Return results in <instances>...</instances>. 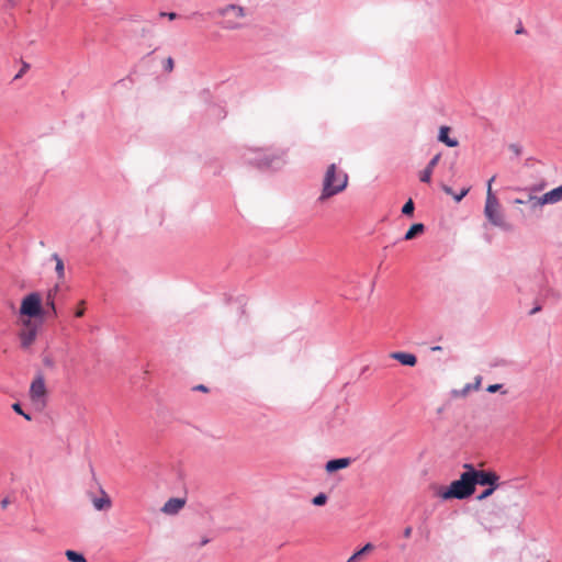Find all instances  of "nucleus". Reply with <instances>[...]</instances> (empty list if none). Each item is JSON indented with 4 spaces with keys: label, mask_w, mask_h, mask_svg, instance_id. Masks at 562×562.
I'll list each match as a JSON object with an SVG mask.
<instances>
[{
    "label": "nucleus",
    "mask_w": 562,
    "mask_h": 562,
    "mask_svg": "<svg viewBox=\"0 0 562 562\" xmlns=\"http://www.w3.org/2000/svg\"><path fill=\"white\" fill-rule=\"evenodd\" d=\"M284 157V150L262 147H248L241 155L246 164L260 169H278L285 162Z\"/></svg>",
    "instance_id": "1"
},
{
    "label": "nucleus",
    "mask_w": 562,
    "mask_h": 562,
    "mask_svg": "<svg viewBox=\"0 0 562 562\" xmlns=\"http://www.w3.org/2000/svg\"><path fill=\"white\" fill-rule=\"evenodd\" d=\"M495 179H496V177L493 176L487 181V184H486V200H485V206H484V215L493 226H496L504 231H509L512 228V226L505 221L504 214L501 211L499 201L492 190V183L495 181Z\"/></svg>",
    "instance_id": "2"
},
{
    "label": "nucleus",
    "mask_w": 562,
    "mask_h": 562,
    "mask_svg": "<svg viewBox=\"0 0 562 562\" xmlns=\"http://www.w3.org/2000/svg\"><path fill=\"white\" fill-rule=\"evenodd\" d=\"M347 183V173L338 170L335 164L329 165L324 176L323 190L318 200L325 201L328 198L338 194L346 189Z\"/></svg>",
    "instance_id": "3"
},
{
    "label": "nucleus",
    "mask_w": 562,
    "mask_h": 562,
    "mask_svg": "<svg viewBox=\"0 0 562 562\" xmlns=\"http://www.w3.org/2000/svg\"><path fill=\"white\" fill-rule=\"evenodd\" d=\"M474 493V487L469 469L464 471L459 480L453 481L448 488L439 492V496L442 499H464L470 497Z\"/></svg>",
    "instance_id": "4"
},
{
    "label": "nucleus",
    "mask_w": 562,
    "mask_h": 562,
    "mask_svg": "<svg viewBox=\"0 0 562 562\" xmlns=\"http://www.w3.org/2000/svg\"><path fill=\"white\" fill-rule=\"evenodd\" d=\"M20 313L27 317H41L44 315L42 307V297L37 292H32L23 297L20 306Z\"/></svg>",
    "instance_id": "5"
},
{
    "label": "nucleus",
    "mask_w": 562,
    "mask_h": 562,
    "mask_svg": "<svg viewBox=\"0 0 562 562\" xmlns=\"http://www.w3.org/2000/svg\"><path fill=\"white\" fill-rule=\"evenodd\" d=\"M464 469H469L473 487L475 485L493 486L499 485V476L493 471L476 470L472 464H464Z\"/></svg>",
    "instance_id": "6"
},
{
    "label": "nucleus",
    "mask_w": 562,
    "mask_h": 562,
    "mask_svg": "<svg viewBox=\"0 0 562 562\" xmlns=\"http://www.w3.org/2000/svg\"><path fill=\"white\" fill-rule=\"evenodd\" d=\"M30 398L37 408L46 404V385L42 373H38L31 383Z\"/></svg>",
    "instance_id": "7"
},
{
    "label": "nucleus",
    "mask_w": 562,
    "mask_h": 562,
    "mask_svg": "<svg viewBox=\"0 0 562 562\" xmlns=\"http://www.w3.org/2000/svg\"><path fill=\"white\" fill-rule=\"evenodd\" d=\"M186 498H181V497H172V498H169L165 504L164 506L161 507V513L166 514V515H170V516H173V515H177L186 505Z\"/></svg>",
    "instance_id": "8"
},
{
    "label": "nucleus",
    "mask_w": 562,
    "mask_h": 562,
    "mask_svg": "<svg viewBox=\"0 0 562 562\" xmlns=\"http://www.w3.org/2000/svg\"><path fill=\"white\" fill-rule=\"evenodd\" d=\"M441 158L440 154L435 155L429 162L427 164L426 168L420 171L419 173V180L424 183H429L431 180V175L434 172V168L438 165L439 160Z\"/></svg>",
    "instance_id": "9"
},
{
    "label": "nucleus",
    "mask_w": 562,
    "mask_h": 562,
    "mask_svg": "<svg viewBox=\"0 0 562 562\" xmlns=\"http://www.w3.org/2000/svg\"><path fill=\"white\" fill-rule=\"evenodd\" d=\"M390 357L398 361L401 364L407 367H414L417 363L416 356L411 352L394 351L390 355Z\"/></svg>",
    "instance_id": "10"
},
{
    "label": "nucleus",
    "mask_w": 562,
    "mask_h": 562,
    "mask_svg": "<svg viewBox=\"0 0 562 562\" xmlns=\"http://www.w3.org/2000/svg\"><path fill=\"white\" fill-rule=\"evenodd\" d=\"M221 16L227 18L229 14H234L236 19H243L246 15L245 9L237 4H228L217 10Z\"/></svg>",
    "instance_id": "11"
},
{
    "label": "nucleus",
    "mask_w": 562,
    "mask_h": 562,
    "mask_svg": "<svg viewBox=\"0 0 562 562\" xmlns=\"http://www.w3.org/2000/svg\"><path fill=\"white\" fill-rule=\"evenodd\" d=\"M351 463L350 458H338L327 461L325 469L328 473L336 472L338 470L349 467Z\"/></svg>",
    "instance_id": "12"
},
{
    "label": "nucleus",
    "mask_w": 562,
    "mask_h": 562,
    "mask_svg": "<svg viewBox=\"0 0 562 562\" xmlns=\"http://www.w3.org/2000/svg\"><path fill=\"white\" fill-rule=\"evenodd\" d=\"M92 505H93L95 510H99V512L106 510V509L111 508L112 501L109 497V495L103 490H101V496L100 497H93L92 498Z\"/></svg>",
    "instance_id": "13"
},
{
    "label": "nucleus",
    "mask_w": 562,
    "mask_h": 562,
    "mask_svg": "<svg viewBox=\"0 0 562 562\" xmlns=\"http://www.w3.org/2000/svg\"><path fill=\"white\" fill-rule=\"evenodd\" d=\"M450 128L448 126H441L438 134V139L446 144L448 147L458 146V140L456 138L449 137Z\"/></svg>",
    "instance_id": "14"
},
{
    "label": "nucleus",
    "mask_w": 562,
    "mask_h": 562,
    "mask_svg": "<svg viewBox=\"0 0 562 562\" xmlns=\"http://www.w3.org/2000/svg\"><path fill=\"white\" fill-rule=\"evenodd\" d=\"M58 286L56 285L55 289L49 290L46 295V314H52L53 316L57 315L56 305H55V295L57 293Z\"/></svg>",
    "instance_id": "15"
},
{
    "label": "nucleus",
    "mask_w": 562,
    "mask_h": 562,
    "mask_svg": "<svg viewBox=\"0 0 562 562\" xmlns=\"http://www.w3.org/2000/svg\"><path fill=\"white\" fill-rule=\"evenodd\" d=\"M547 204H557L562 201V184L546 192Z\"/></svg>",
    "instance_id": "16"
},
{
    "label": "nucleus",
    "mask_w": 562,
    "mask_h": 562,
    "mask_svg": "<svg viewBox=\"0 0 562 562\" xmlns=\"http://www.w3.org/2000/svg\"><path fill=\"white\" fill-rule=\"evenodd\" d=\"M35 338H36L35 329H30L27 331L20 333L21 347L24 349L29 348L34 342Z\"/></svg>",
    "instance_id": "17"
},
{
    "label": "nucleus",
    "mask_w": 562,
    "mask_h": 562,
    "mask_svg": "<svg viewBox=\"0 0 562 562\" xmlns=\"http://www.w3.org/2000/svg\"><path fill=\"white\" fill-rule=\"evenodd\" d=\"M526 203L530 205L531 210H537L539 207L547 205L546 195L542 194L540 196H537L530 193L526 200Z\"/></svg>",
    "instance_id": "18"
},
{
    "label": "nucleus",
    "mask_w": 562,
    "mask_h": 562,
    "mask_svg": "<svg viewBox=\"0 0 562 562\" xmlns=\"http://www.w3.org/2000/svg\"><path fill=\"white\" fill-rule=\"evenodd\" d=\"M425 229V226L424 224L422 223H416V224H413L411 226V228L405 233L404 235V239L405 240H411L413 239L416 235L418 234H422Z\"/></svg>",
    "instance_id": "19"
},
{
    "label": "nucleus",
    "mask_w": 562,
    "mask_h": 562,
    "mask_svg": "<svg viewBox=\"0 0 562 562\" xmlns=\"http://www.w3.org/2000/svg\"><path fill=\"white\" fill-rule=\"evenodd\" d=\"M52 259L56 263L55 270H56V273L58 276V279H64V277H65V266H64L63 259L57 254H53L52 255Z\"/></svg>",
    "instance_id": "20"
},
{
    "label": "nucleus",
    "mask_w": 562,
    "mask_h": 562,
    "mask_svg": "<svg viewBox=\"0 0 562 562\" xmlns=\"http://www.w3.org/2000/svg\"><path fill=\"white\" fill-rule=\"evenodd\" d=\"M442 190L447 194H451L456 202H460L470 191V188L462 189L459 193L454 194L452 189L448 186H442Z\"/></svg>",
    "instance_id": "21"
},
{
    "label": "nucleus",
    "mask_w": 562,
    "mask_h": 562,
    "mask_svg": "<svg viewBox=\"0 0 562 562\" xmlns=\"http://www.w3.org/2000/svg\"><path fill=\"white\" fill-rule=\"evenodd\" d=\"M373 550V544L367 543L364 544L359 551L355 552L347 562H356L357 559H360V557L367 552H370Z\"/></svg>",
    "instance_id": "22"
},
{
    "label": "nucleus",
    "mask_w": 562,
    "mask_h": 562,
    "mask_svg": "<svg viewBox=\"0 0 562 562\" xmlns=\"http://www.w3.org/2000/svg\"><path fill=\"white\" fill-rule=\"evenodd\" d=\"M65 554L70 562H87L86 558L80 552L67 550Z\"/></svg>",
    "instance_id": "23"
},
{
    "label": "nucleus",
    "mask_w": 562,
    "mask_h": 562,
    "mask_svg": "<svg viewBox=\"0 0 562 562\" xmlns=\"http://www.w3.org/2000/svg\"><path fill=\"white\" fill-rule=\"evenodd\" d=\"M498 486L499 485L487 486V488H485L480 495L476 496L477 501H483L490 497L498 488Z\"/></svg>",
    "instance_id": "24"
},
{
    "label": "nucleus",
    "mask_w": 562,
    "mask_h": 562,
    "mask_svg": "<svg viewBox=\"0 0 562 562\" xmlns=\"http://www.w3.org/2000/svg\"><path fill=\"white\" fill-rule=\"evenodd\" d=\"M222 27L226 29V30H236V29L240 27V24L238 22L234 21L233 19L227 18L223 22Z\"/></svg>",
    "instance_id": "25"
},
{
    "label": "nucleus",
    "mask_w": 562,
    "mask_h": 562,
    "mask_svg": "<svg viewBox=\"0 0 562 562\" xmlns=\"http://www.w3.org/2000/svg\"><path fill=\"white\" fill-rule=\"evenodd\" d=\"M414 209H415V206H414V202H413V200H412V199H409V200H408V201L403 205V207H402V213H403L404 215L409 216V215H412V214H413Z\"/></svg>",
    "instance_id": "26"
},
{
    "label": "nucleus",
    "mask_w": 562,
    "mask_h": 562,
    "mask_svg": "<svg viewBox=\"0 0 562 562\" xmlns=\"http://www.w3.org/2000/svg\"><path fill=\"white\" fill-rule=\"evenodd\" d=\"M326 502H327V496H326V494H324V493H319V494H317V495L313 498V501H312L313 505H315V506H323V505H325V504H326Z\"/></svg>",
    "instance_id": "27"
},
{
    "label": "nucleus",
    "mask_w": 562,
    "mask_h": 562,
    "mask_svg": "<svg viewBox=\"0 0 562 562\" xmlns=\"http://www.w3.org/2000/svg\"><path fill=\"white\" fill-rule=\"evenodd\" d=\"M12 408H13V411H14L16 414H19V415L23 416L26 420H31V419H32L31 415L26 414V413L22 409V407H21V405H20L19 403H14V404L12 405Z\"/></svg>",
    "instance_id": "28"
},
{
    "label": "nucleus",
    "mask_w": 562,
    "mask_h": 562,
    "mask_svg": "<svg viewBox=\"0 0 562 562\" xmlns=\"http://www.w3.org/2000/svg\"><path fill=\"white\" fill-rule=\"evenodd\" d=\"M472 390V384L468 383L465 384L460 391H453V394L456 396H465L470 391Z\"/></svg>",
    "instance_id": "29"
},
{
    "label": "nucleus",
    "mask_w": 562,
    "mask_h": 562,
    "mask_svg": "<svg viewBox=\"0 0 562 562\" xmlns=\"http://www.w3.org/2000/svg\"><path fill=\"white\" fill-rule=\"evenodd\" d=\"M164 68L168 72L172 71V69H173V59L171 57H168L165 60Z\"/></svg>",
    "instance_id": "30"
},
{
    "label": "nucleus",
    "mask_w": 562,
    "mask_h": 562,
    "mask_svg": "<svg viewBox=\"0 0 562 562\" xmlns=\"http://www.w3.org/2000/svg\"><path fill=\"white\" fill-rule=\"evenodd\" d=\"M509 150L517 157L521 154V147L518 144H510Z\"/></svg>",
    "instance_id": "31"
},
{
    "label": "nucleus",
    "mask_w": 562,
    "mask_h": 562,
    "mask_svg": "<svg viewBox=\"0 0 562 562\" xmlns=\"http://www.w3.org/2000/svg\"><path fill=\"white\" fill-rule=\"evenodd\" d=\"M29 68H30V65H29V64H26V63H23L22 68H21V69H20V71L14 76V80L20 79Z\"/></svg>",
    "instance_id": "32"
},
{
    "label": "nucleus",
    "mask_w": 562,
    "mask_h": 562,
    "mask_svg": "<svg viewBox=\"0 0 562 562\" xmlns=\"http://www.w3.org/2000/svg\"><path fill=\"white\" fill-rule=\"evenodd\" d=\"M502 387H503V385H502V384H491V385H488V386H487L486 391H487L488 393H495V392H497L498 390H501Z\"/></svg>",
    "instance_id": "33"
},
{
    "label": "nucleus",
    "mask_w": 562,
    "mask_h": 562,
    "mask_svg": "<svg viewBox=\"0 0 562 562\" xmlns=\"http://www.w3.org/2000/svg\"><path fill=\"white\" fill-rule=\"evenodd\" d=\"M159 15H160L161 18H165V16H166V18H167V19H169V20H175V19H177V16H178V15H177V13H175V12H160V13H159Z\"/></svg>",
    "instance_id": "34"
},
{
    "label": "nucleus",
    "mask_w": 562,
    "mask_h": 562,
    "mask_svg": "<svg viewBox=\"0 0 562 562\" xmlns=\"http://www.w3.org/2000/svg\"><path fill=\"white\" fill-rule=\"evenodd\" d=\"M413 528L411 526L406 527L403 531V536L405 538H409L412 536Z\"/></svg>",
    "instance_id": "35"
},
{
    "label": "nucleus",
    "mask_w": 562,
    "mask_h": 562,
    "mask_svg": "<svg viewBox=\"0 0 562 562\" xmlns=\"http://www.w3.org/2000/svg\"><path fill=\"white\" fill-rule=\"evenodd\" d=\"M541 308H542V307H541V305H536V306H535V307L529 312V314H530V315H533V314H536V313L540 312V311H541Z\"/></svg>",
    "instance_id": "36"
},
{
    "label": "nucleus",
    "mask_w": 562,
    "mask_h": 562,
    "mask_svg": "<svg viewBox=\"0 0 562 562\" xmlns=\"http://www.w3.org/2000/svg\"><path fill=\"white\" fill-rule=\"evenodd\" d=\"M85 314V308H78L76 312H75V316L76 317H82Z\"/></svg>",
    "instance_id": "37"
},
{
    "label": "nucleus",
    "mask_w": 562,
    "mask_h": 562,
    "mask_svg": "<svg viewBox=\"0 0 562 562\" xmlns=\"http://www.w3.org/2000/svg\"><path fill=\"white\" fill-rule=\"evenodd\" d=\"M480 384H481V378L477 376L476 382L474 384H472V390H477Z\"/></svg>",
    "instance_id": "38"
},
{
    "label": "nucleus",
    "mask_w": 562,
    "mask_h": 562,
    "mask_svg": "<svg viewBox=\"0 0 562 562\" xmlns=\"http://www.w3.org/2000/svg\"><path fill=\"white\" fill-rule=\"evenodd\" d=\"M480 384H481V378L477 376L476 382L474 384H472V390H477Z\"/></svg>",
    "instance_id": "39"
},
{
    "label": "nucleus",
    "mask_w": 562,
    "mask_h": 562,
    "mask_svg": "<svg viewBox=\"0 0 562 562\" xmlns=\"http://www.w3.org/2000/svg\"><path fill=\"white\" fill-rule=\"evenodd\" d=\"M516 34H524L525 33V29L521 24L518 25V27L516 29L515 31Z\"/></svg>",
    "instance_id": "40"
},
{
    "label": "nucleus",
    "mask_w": 562,
    "mask_h": 562,
    "mask_svg": "<svg viewBox=\"0 0 562 562\" xmlns=\"http://www.w3.org/2000/svg\"><path fill=\"white\" fill-rule=\"evenodd\" d=\"M543 188V186H533L529 189L530 192L540 191Z\"/></svg>",
    "instance_id": "41"
},
{
    "label": "nucleus",
    "mask_w": 562,
    "mask_h": 562,
    "mask_svg": "<svg viewBox=\"0 0 562 562\" xmlns=\"http://www.w3.org/2000/svg\"><path fill=\"white\" fill-rule=\"evenodd\" d=\"M514 203H515V204H527V203H526V200H522V199H519V198L515 199V200H514Z\"/></svg>",
    "instance_id": "42"
},
{
    "label": "nucleus",
    "mask_w": 562,
    "mask_h": 562,
    "mask_svg": "<svg viewBox=\"0 0 562 562\" xmlns=\"http://www.w3.org/2000/svg\"><path fill=\"white\" fill-rule=\"evenodd\" d=\"M9 504V499L8 498H4L1 501V507L4 509Z\"/></svg>",
    "instance_id": "43"
},
{
    "label": "nucleus",
    "mask_w": 562,
    "mask_h": 562,
    "mask_svg": "<svg viewBox=\"0 0 562 562\" xmlns=\"http://www.w3.org/2000/svg\"><path fill=\"white\" fill-rule=\"evenodd\" d=\"M195 390H199V391H203L205 392L206 391V386H204L203 384H200L198 385L196 387H194Z\"/></svg>",
    "instance_id": "44"
},
{
    "label": "nucleus",
    "mask_w": 562,
    "mask_h": 562,
    "mask_svg": "<svg viewBox=\"0 0 562 562\" xmlns=\"http://www.w3.org/2000/svg\"><path fill=\"white\" fill-rule=\"evenodd\" d=\"M209 541H210V540H209L207 538H203V539L201 540V542H200V547L205 546L206 543H209Z\"/></svg>",
    "instance_id": "45"
},
{
    "label": "nucleus",
    "mask_w": 562,
    "mask_h": 562,
    "mask_svg": "<svg viewBox=\"0 0 562 562\" xmlns=\"http://www.w3.org/2000/svg\"><path fill=\"white\" fill-rule=\"evenodd\" d=\"M432 350L434 351H439V350H441V347L440 346H436V347L432 348Z\"/></svg>",
    "instance_id": "46"
}]
</instances>
